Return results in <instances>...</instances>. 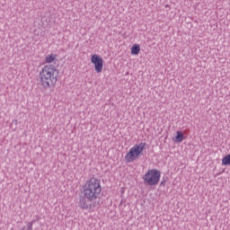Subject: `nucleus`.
Listing matches in <instances>:
<instances>
[{
	"mask_svg": "<svg viewBox=\"0 0 230 230\" xmlns=\"http://www.w3.org/2000/svg\"><path fill=\"white\" fill-rule=\"evenodd\" d=\"M26 230H33V223L30 222L27 224V229Z\"/></svg>",
	"mask_w": 230,
	"mask_h": 230,
	"instance_id": "obj_10",
	"label": "nucleus"
},
{
	"mask_svg": "<svg viewBox=\"0 0 230 230\" xmlns=\"http://www.w3.org/2000/svg\"><path fill=\"white\" fill-rule=\"evenodd\" d=\"M83 191L87 200H96L102 193V181L98 178H91L84 183Z\"/></svg>",
	"mask_w": 230,
	"mask_h": 230,
	"instance_id": "obj_2",
	"label": "nucleus"
},
{
	"mask_svg": "<svg viewBox=\"0 0 230 230\" xmlns=\"http://www.w3.org/2000/svg\"><path fill=\"white\" fill-rule=\"evenodd\" d=\"M146 146V143H140L131 147L125 155V160L127 161V163H134V161L138 159L139 155L143 154Z\"/></svg>",
	"mask_w": 230,
	"mask_h": 230,
	"instance_id": "obj_4",
	"label": "nucleus"
},
{
	"mask_svg": "<svg viewBox=\"0 0 230 230\" xmlns=\"http://www.w3.org/2000/svg\"><path fill=\"white\" fill-rule=\"evenodd\" d=\"M222 165L223 166H229L230 165V154L226 155L223 159H222Z\"/></svg>",
	"mask_w": 230,
	"mask_h": 230,
	"instance_id": "obj_8",
	"label": "nucleus"
},
{
	"mask_svg": "<svg viewBox=\"0 0 230 230\" xmlns=\"http://www.w3.org/2000/svg\"><path fill=\"white\" fill-rule=\"evenodd\" d=\"M58 62V56L57 54H49L45 57V64L39 75L40 84L43 89H51L57 85L58 82V69L56 66L51 64H57Z\"/></svg>",
	"mask_w": 230,
	"mask_h": 230,
	"instance_id": "obj_1",
	"label": "nucleus"
},
{
	"mask_svg": "<svg viewBox=\"0 0 230 230\" xmlns=\"http://www.w3.org/2000/svg\"><path fill=\"white\" fill-rule=\"evenodd\" d=\"M142 179L147 186H157L161 181V171L159 169H148Z\"/></svg>",
	"mask_w": 230,
	"mask_h": 230,
	"instance_id": "obj_3",
	"label": "nucleus"
},
{
	"mask_svg": "<svg viewBox=\"0 0 230 230\" xmlns=\"http://www.w3.org/2000/svg\"><path fill=\"white\" fill-rule=\"evenodd\" d=\"M182 141H184V134L181 131H177L174 143H182Z\"/></svg>",
	"mask_w": 230,
	"mask_h": 230,
	"instance_id": "obj_7",
	"label": "nucleus"
},
{
	"mask_svg": "<svg viewBox=\"0 0 230 230\" xmlns=\"http://www.w3.org/2000/svg\"><path fill=\"white\" fill-rule=\"evenodd\" d=\"M79 206L82 209H88L89 205H87V202H85V199H81L79 202Z\"/></svg>",
	"mask_w": 230,
	"mask_h": 230,
	"instance_id": "obj_9",
	"label": "nucleus"
},
{
	"mask_svg": "<svg viewBox=\"0 0 230 230\" xmlns=\"http://www.w3.org/2000/svg\"><path fill=\"white\" fill-rule=\"evenodd\" d=\"M139 51H141V46L139 44H133L131 47V55L137 56L139 55Z\"/></svg>",
	"mask_w": 230,
	"mask_h": 230,
	"instance_id": "obj_6",
	"label": "nucleus"
},
{
	"mask_svg": "<svg viewBox=\"0 0 230 230\" xmlns=\"http://www.w3.org/2000/svg\"><path fill=\"white\" fill-rule=\"evenodd\" d=\"M91 64L94 66L95 72L100 74L103 71V58L98 54H93L90 58Z\"/></svg>",
	"mask_w": 230,
	"mask_h": 230,
	"instance_id": "obj_5",
	"label": "nucleus"
}]
</instances>
